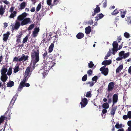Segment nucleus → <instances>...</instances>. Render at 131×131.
Returning a JSON list of instances; mask_svg holds the SVG:
<instances>
[{
  "instance_id": "f257e3e1",
  "label": "nucleus",
  "mask_w": 131,
  "mask_h": 131,
  "mask_svg": "<svg viewBox=\"0 0 131 131\" xmlns=\"http://www.w3.org/2000/svg\"><path fill=\"white\" fill-rule=\"evenodd\" d=\"M31 62L33 65L31 67V64L27 67L25 71L24 78L23 81L21 82H26L30 77L31 73L35 67L36 63L38 62L39 60V50L37 49L36 50L33 49L31 53Z\"/></svg>"
},
{
  "instance_id": "f03ea898",
  "label": "nucleus",
  "mask_w": 131,
  "mask_h": 131,
  "mask_svg": "<svg viewBox=\"0 0 131 131\" xmlns=\"http://www.w3.org/2000/svg\"><path fill=\"white\" fill-rule=\"evenodd\" d=\"M55 64V63H54V61H49L46 63L43 64L42 67L44 69H46L49 70L53 67Z\"/></svg>"
},
{
  "instance_id": "7ed1b4c3",
  "label": "nucleus",
  "mask_w": 131,
  "mask_h": 131,
  "mask_svg": "<svg viewBox=\"0 0 131 131\" xmlns=\"http://www.w3.org/2000/svg\"><path fill=\"white\" fill-rule=\"evenodd\" d=\"M25 83L20 82L18 88L17 90V93L20 92L24 87L26 86V87H28L29 86L30 84L29 83Z\"/></svg>"
},
{
  "instance_id": "20e7f679",
  "label": "nucleus",
  "mask_w": 131,
  "mask_h": 131,
  "mask_svg": "<svg viewBox=\"0 0 131 131\" xmlns=\"http://www.w3.org/2000/svg\"><path fill=\"white\" fill-rule=\"evenodd\" d=\"M130 53L129 52L125 53L124 51H122L119 52L118 54L119 56H122L123 58L125 59L129 56Z\"/></svg>"
},
{
  "instance_id": "39448f33",
  "label": "nucleus",
  "mask_w": 131,
  "mask_h": 131,
  "mask_svg": "<svg viewBox=\"0 0 131 131\" xmlns=\"http://www.w3.org/2000/svg\"><path fill=\"white\" fill-rule=\"evenodd\" d=\"M94 12L92 13V15L91 16V17H93L94 15L96 14L99 13L101 9L99 5H96V8L94 9Z\"/></svg>"
},
{
  "instance_id": "423d86ee",
  "label": "nucleus",
  "mask_w": 131,
  "mask_h": 131,
  "mask_svg": "<svg viewBox=\"0 0 131 131\" xmlns=\"http://www.w3.org/2000/svg\"><path fill=\"white\" fill-rule=\"evenodd\" d=\"M88 103V101L87 99L85 98H82L81 102L80 104L81 106V108L84 107Z\"/></svg>"
},
{
  "instance_id": "0eeeda50",
  "label": "nucleus",
  "mask_w": 131,
  "mask_h": 131,
  "mask_svg": "<svg viewBox=\"0 0 131 131\" xmlns=\"http://www.w3.org/2000/svg\"><path fill=\"white\" fill-rule=\"evenodd\" d=\"M43 10V9H42L39 13L37 14V19L38 20H40L41 18L46 14V12L44 11Z\"/></svg>"
},
{
  "instance_id": "6e6552de",
  "label": "nucleus",
  "mask_w": 131,
  "mask_h": 131,
  "mask_svg": "<svg viewBox=\"0 0 131 131\" xmlns=\"http://www.w3.org/2000/svg\"><path fill=\"white\" fill-rule=\"evenodd\" d=\"M30 20V19L29 18L24 19L21 21L20 25L22 26L26 25L29 23Z\"/></svg>"
},
{
  "instance_id": "1a4fd4ad",
  "label": "nucleus",
  "mask_w": 131,
  "mask_h": 131,
  "mask_svg": "<svg viewBox=\"0 0 131 131\" xmlns=\"http://www.w3.org/2000/svg\"><path fill=\"white\" fill-rule=\"evenodd\" d=\"M48 70H47L46 69H44L43 67L42 69H41L39 71V72L41 73L43 75V78L45 77V75H47L48 72Z\"/></svg>"
},
{
  "instance_id": "9d476101",
  "label": "nucleus",
  "mask_w": 131,
  "mask_h": 131,
  "mask_svg": "<svg viewBox=\"0 0 131 131\" xmlns=\"http://www.w3.org/2000/svg\"><path fill=\"white\" fill-rule=\"evenodd\" d=\"M115 84L114 82H110L108 85L107 91L110 92L112 91L114 88Z\"/></svg>"
},
{
  "instance_id": "9b49d317",
  "label": "nucleus",
  "mask_w": 131,
  "mask_h": 131,
  "mask_svg": "<svg viewBox=\"0 0 131 131\" xmlns=\"http://www.w3.org/2000/svg\"><path fill=\"white\" fill-rule=\"evenodd\" d=\"M39 29L38 27L35 28L32 33V37L35 38L37 36L38 32H39Z\"/></svg>"
},
{
  "instance_id": "f8f14e48",
  "label": "nucleus",
  "mask_w": 131,
  "mask_h": 131,
  "mask_svg": "<svg viewBox=\"0 0 131 131\" xmlns=\"http://www.w3.org/2000/svg\"><path fill=\"white\" fill-rule=\"evenodd\" d=\"M28 56H25L24 54H22L21 57L18 59V61L21 62L24 60V61H26L28 58Z\"/></svg>"
},
{
  "instance_id": "ddd939ff",
  "label": "nucleus",
  "mask_w": 131,
  "mask_h": 131,
  "mask_svg": "<svg viewBox=\"0 0 131 131\" xmlns=\"http://www.w3.org/2000/svg\"><path fill=\"white\" fill-rule=\"evenodd\" d=\"M10 33L9 32H7L6 34H4L3 35V40L5 42H6L8 38Z\"/></svg>"
},
{
  "instance_id": "4468645a",
  "label": "nucleus",
  "mask_w": 131,
  "mask_h": 131,
  "mask_svg": "<svg viewBox=\"0 0 131 131\" xmlns=\"http://www.w3.org/2000/svg\"><path fill=\"white\" fill-rule=\"evenodd\" d=\"M6 5H5L4 7L3 6V5L0 6V15H3L5 12Z\"/></svg>"
},
{
  "instance_id": "2eb2a0df",
  "label": "nucleus",
  "mask_w": 131,
  "mask_h": 131,
  "mask_svg": "<svg viewBox=\"0 0 131 131\" xmlns=\"http://www.w3.org/2000/svg\"><path fill=\"white\" fill-rule=\"evenodd\" d=\"M112 63V61L111 60H104L103 61L102 63V64L103 65H104V66H105L107 65H108Z\"/></svg>"
},
{
  "instance_id": "dca6fc26",
  "label": "nucleus",
  "mask_w": 131,
  "mask_h": 131,
  "mask_svg": "<svg viewBox=\"0 0 131 131\" xmlns=\"http://www.w3.org/2000/svg\"><path fill=\"white\" fill-rule=\"evenodd\" d=\"M19 34V35H17L16 36L17 38L16 42L18 43H19L21 42L20 38L23 35L21 32H20Z\"/></svg>"
},
{
  "instance_id": "f3484780",
  "label": "nucleus",
  "mask_w": 131,
  "mask_h": 131,
  "mask_svg": "<svg viewBox=\"0 0 131 131\" xmlns=\"http://www.w3.org/2000/svg\"><path fill=\"white\" fill-rule=\"evenodd\" d=\"M118 99V95L117 94H114L113 97V104L117 102Z\"/></svg>"
},
{
  "instance_id": "a211bd4d",
  "label": "nucleus",
  "mask_w": 131,
  "mask_h": 131,
  "mask_svg": "<svg viewBox=\"0 0 131 131\" xmlns=\"http://www.w3.org/2000/svg\"><path fill=\"white\" fill-rule=\"evenodd\" d=\"M7 68L6 67H3L1 70V74H7L6 73L7 71Z\"/></svg>"
},
{
  "instance_id": "6ab92c4d",
  "label": "nucleus",
  "mask_w": 131,
  "mask_h": 131,
  "mask_svg": "<svg viewBox=\"0 0 131 131\" xmlns=\"http://www.w3.org/2000/svg\"><path fill=\"white\" fill-rule=\"evenodd\" d=\"M1 80L3 82H5L7 79L8 77L7 76V74H1Z\"/></svg>"
},
{
  "instance_id": "aec40b11",
  "label": "nucleus",
  "mask_w": 131,
  "mask_h": 131,
  "mask_svg": "<svg viewBox=\"0 0 131 131\" xmlns=\"http://www.w3.org/2000/svg\"><path fill=\"white\" fill-rule=\"evenodd\" d=\"M104 16V15L102 13L97 14L95 17V20H98L102 18Z\"/></svg>"
},
{
  "instance_id": "412c9836",
  "label": "nucleus",
  "mask_w": 131,
  "mask_h": 131,
  "mask_svg": "<svg viewBox=\"0 0 131 131\" xmlns=\"http://www.w3.org/2000/svg\"><path fill=\"white\" fill-rule=\"evenodd\" d=\"M84 36L83 33L82 32H79L76 35L77 38L78 39H80L83 38Z\"/></svg>"
},
{
  "instance_id": "4be33fe9",
  "label": "nucleus",
  "mask_w": 131,
  "mask_h": 131,
  "mask_svg": "<svg viewBox=\"0 0 131 131\" xmlns=\"http://www.w3.org/2000/svg\"><path fill=\"white\" fill-rule=\"evenodd\" d=\"M15 101V100H13V98L12 100L11 101L10 104L8 108L7 109H8V110H7L6 111V112L5 113V114H6V113H7L8 112V111L9 110V108H10L11 107V106H12L14 104Z\"/></svg>"
},
{
  "instance_id": "5701e85b",
  "label": "nucleus",
  "mask_w": 131,
  "mask_h": 131,
  "mask_svg": "<svg viewBox=\"0 0 131 131\" xmlns=\"http://www.w3.org/2000/svg\"><path fill=\"white\" fill-rule=\"evenodd\" d=\"M26 6V3L25 2H23L20 4V7L19 8V10H22L24 9Z\"/></svg>"
},
{
  "instance_id": "b1692460",
  "label": "nucleus",
  "mask_w": 131,
  "mask_h": 131,
  "mask_svg": "<svg viewBox=\"0 0 131 131\" xmlns=\"http://www.w3.org/2000/svg\"><path fill=\"white\" fill-rule=\"evenodd\" d=\"M91 32V27L89 26L85 28V33L86 34H89Z\"/></svg>"
},
{
  "instance_id": "393cba45",
  "label": "nucleus",
  "mask_w": 131,
  "mask_h": 131,
  "mask_svg": "<svg viewBox=\"0 0 131 131\" xmlns=\"http://www.w3.org/2000/svg\"><path fill=\"white\" fill-rule=\"evenodd\" d=\"M117 106H115L112 107L110 112V113L112 115L114 116L115 114V111L116 109Z\"/></svg>"
},
{
  "instance_id": "a878e982",
  "label": "nucleus",
  "mask_w": 131,
  "mask_h": 131,
  "mask_svg": "<svg viewBox=\"0 0 131 131\" xmlns=\"http://www.w3.org/2000/svg\"><path fill=\"white\" fill-rule=\"evenodd\" d=\"M54 42H53L51 43L49 47L48 50L49 52L50 53L53 50Z\"/></svg>"
},
{
  "instance_id": "bb28decb",
  "label": "nucleus",
  "mask_w": 131,
  "mask_h": 131,
  "mask_svg": "<svg viewBox=\"0 0 131 131\" xmlns=\"http://www.w3.org/2000/svg\"><path fill=\"white\" fill-rule=\"evenodd\" d=\"M6 114H5V115L3 116H1L0 117V125H1L2 123L5 119V115Z\"/></svg>"
},
{
  "instance_id": "cd10ccee",
  "label": "nucleus",
  "mask_w": 131,
  "mask_h": 131,
  "mask_svg": "<svg viewBox=\"0 0 131 131\" xmlns=\"http://www.w3.org/2000/svg\"><path fill=\"white\" fill-rule=\"evenodd\" d=\"M123 68V66L122 65H121L117 68L116 70V72L117 73H118L119 71L122 70Z\"/></svg>"
},
{
  "instance_id": "c85d7f7f",
  "label": "nucleus",
  "mask_w": 131,
  "mask_h": 131,
  "mask_svg": "<svg viewBox=\"0 0 131 131\" xmlns=\"http://www.w3.org/2000/svg\"><path fill=\"white\" fill-rule=\"evenodd\" d=\"M109 106V104L107 103H104L102 105V107L104 109H107L108 108Z\"/></svg>"
},
{
  "instance_id": "c756f323",
  "label": "nucleus",
  "mask_w": 131,
  "mask_h": 131,
  "mask_svg": "<svg viewBox=\"0 0 131 131\" xmlns=\"http://www.w3.org/2000/svg\"><path fill=\"white\" fill-rule=\"evenodd\" d=\"M115 126L116 128L117 129H118L119 128H121L123 127V125L122 124H119V123L117 122Z\"/></svg>"
},
{
  "instance_id": "7c9ffc66",
  "label": "nucleus",
  "mask_w": 131,
  "mask_h": 131,
  "mask_svg": "<svg viewBox=\"0 0 131 131\" xmlns=\"http://www.w3.org/2000/svg\"><path fill=\"white\" fill-rule=\"evenodd\" d=\"M20 25V23L19 22L17 21L16 22L14 27L15 29L17 30L19 27Z\"/></svg>"
},
{
  "instance_id": "2f4dec72",
  "label": "nucleus",
  "mask_w": 131,
  "mask_h": 131,
  "mask_svg": "<svg viewBox=\"0 0 131 131\" xmlns=\"http://www.w3.org/2000/svg\"><path fill=\"white\" fill-rule=\"evenodd\" d=\"M108 72V69L107 68H106L105 69L104 71L102 72V73L104 75L106 76L107 75Z\"/></svg>"
},
{
  "instance_id": "473e14b6",
  "label": "nucleus",
  "mask_w": 131,
  "mask_h": 131,
  "mask_svg": "<svg viewBox=\"0 0 131 131\" xmlns=\"http://www.w3.org/2000/svg\"><path fill=\"white\" fill-rule=\"evenodd\" d=\"M17 12L16 11H14L13 13H12L10 15V17L11 18H13L16 16Z\"/></svg>"
},
{
  "instance_id": "72a5a7b5",
  "label": "nucleus",
  "mask_w": 131,
  "mask_h": 131,
  "mask_svg": "<svg viewBox=\"0 0 131 131\" xmlns=\"http://www.w3.org/2000/svg\"><path fill=\"white\" fill-rule=\"evenodd\" d=\"M119 10H117V9H115L114 11L111 13V14L112 15H116L119 12Z\"/></svg>"
},
{
  "instance_id": "f704fd0d",
  "label": "nucleus",
  "mask_w": 131,
  "mask_h": 131,
  "mask_svg": "<svg viewBox=\"0 0 131 131\" xmlns=\"http://www.w3.org/2000/svg\"><path fill=\"white\" fill-rule=\"evenodd\" d=\"M113 48H118V43L116 41H114L112 44Z\"/></svg>"
},
{
  "instance_id": "c9c22d12",
  "label": "nucleus",
  "mask_w": 131,
  "mask_h": 131,
  "mask_svg": "<svg viewBox=\"0 0 131 131\" xmlns=\"http://www.w3.org/2000/svg\"><path fill=\"white\" fill-rule=\"evenodd\" d=\"M118 50V48H113L112 49V53L113 55H115L116 53Z\"/></svg>"
},
{
  "instance_id": "e433bc0d",
  "label": "nucleus",
  "mask_w": 131,
  "mask_h": 131,
  "mask_svg": "<svg viewBox=\"0 0 131 131\" xmlns=\"http://www.w3.org/2000/svg\"><path fill=\"white\" fill-rule=\"evenodd\" d=\"M12 67H10L9 68L8 71H7V74L8 75H10L12 74Z\"/></svg>"
},
{
  "instance_id": "4c0bfd02",
  "label": "nucleus",
  "mask_w": 131,
  "mask_h": 131,
  "mask_svg": "<svg viewBox=\"0 0 131 131\" xmlns=\"http://www.w3.org/2000/svg\"><path fill=\"white\" fill-rule=\"evenodd\" d=\"M91 92L89 91L87 92L85 96L87 97H91Z\"/></svg>"
},
{
  "instance_id": "58836bf2",
  "label": "nucleus",
  "mask_w": 131,
  "mask_h": 131,
  "mask_svg": "<svg viewBox=\"0 0 131 131\" xmlns=\"http://www.w3.org/2000/svg\"><path fill=\"white\" fill-rule=\"evenodd\" d=\"M14 85V82H8L7 84V86L8 87H11Z\"/></svg>"
},
{
  "instance_id": "ea45409f",
  "label": "nucleus",
  "mask_w": 131,
  "mask_h": 131,
  "mask_svg": "<svg viewBox=\"0 0 131 131\" xmlns=\"http://www.w3.org/2000/svg\"><path fill=\"white\" fill-rule=\"evenodd\" d=\"M19 66H15V68L14 70V72L15 73H16L19 70Z\"/></svg>"
},
{
  "instance_id": "a19ab883",
  "label": "nucleus",
  "mask_w": 131,
  "mask_h": 131,
  "mask_svg": "<svg viewBox=\"0 0 131 131\" xmlns=\"http://www.w3.org/2000/svg\"><path fill=\"white\" fill-rule=\"evenodd\" d=\"M41 3H39L37 5L36 8V10L37 12L39 11L40 9L41 8Z\"/></svg>"
},
{
  "instance_id": "79ce46f5",
  "label": "nucleus",
  "mask_w": 131,
  "mask_h": 131,
  "mask_svg": "<svg viewBox=\"0 0 131 131\" xmlns=\"http://www.w3.org/2000/svg\"><path fill=\"white\" fill-rule=\"evenodd\" d=\"M102 2H104L103 4V7L104 8H105L107 5V0H103Z\"/></svg>"
},
{
  "instance_id": "37998d69",
  "label": "nucleus",
  "mask_w": 131,
  "mask_h": 131,
  "mask_svg": "<svg viewBox=\"0 0 131 131\" xmlns=\"http://www.w3.org/2000/svg\"><path fill=\"white\" fill-rule=\"evenodd\" d=\"M124 36L125 38H128L130 37V35L129 34L126 32H125L124 33Z\"/></svg>"
},
{
  "instance_id": "c03bdc74",
  "label": "nucleus",
  "mask_w": 131,
  "mask_h": 131,
  "mask_svg": "<svg viewBox=\"0 0 131 131\" xmlns=\"http://www.w3.org/2000/svg\"><path fill=\"white\" fill-rule=\"evenodd\" d=\"M94 64L92 61H90V63H88V67L90 68H92L94 66Z\"/></svg>"
},
{
  "instance_id": "a18cd8bd",
  "label": "nucleus",
  "mask_w": 131,
  "mask_h": 131,
  "mask_svg": "<svg viewBox=\"0 0 131 131\" xmlns=\"http://www.w3.org/2000/svg\"><path fill=\"white\" fill-rule=\"evenodd\" d=\"M28 37L27 36H26L24 39L23 41V42L24 43L27 42L28 39Z\"/></svg>"
},
{
  "instance_id": "49530a36",
  "label": "nucleus",
  "mask_w": 131,
  "mask_h": 131,
  "mask_svg": "<svg viewBox=\"0 0 131 131\" xmlns=\"http://www.w3.org/2000/svg\"><path fill=\"white\" fill-rule=\"evenodd\" d=\"M127 23L128 24L131 25V17H128L127 18Z\"/></svg>"
},
{
  "instance_id": "de8ad7c7",
  "label": "nucleus",
  "mask_w": 131,
  "mask_h": 131,
  "mask_svg": "<svg viewBox=\"0 0 131 131\" xmlns=\"http://www.w3.org/2000/svg\"><path fill=\"white\" fill-rule=\"evenodd\" d=\"M98 79V78L97 76H95L92 78V80L93 81L96 82Z\"/></svg>"
},
{
  "instance_id": "09e8293b",
  "label": "nucleus",
  "mask_w": 131,
  "mask_h": 131,
  "mask_svg": "<svg viewBox=\"0 0 131 131\" xmlns=\"http://www.w3.org/2000/svg\"><path fill=\"white\" fill-rule=\"evenodd\" d=\"M34 27V25L32 24L30 25L28 28V30H29L32 29Z\"/></svg>"
},
{
  "instance_id": "8fccbe9b",
  "label": "nucleus",
  "mask_w": 131,
  "mask_h": 131,
  "mask_svg": "<svg viewBox=\"0 0 131 131\" xmlns=\"http://www.w3.org/2000/svg\"><path fill=\"white\" fill-rule=\"evenodd\" d=\"M87 74H85L82 77V80L83 81H85L87 79Z\"/></svg>"
},
{
  "instance_id": "3c124183",
  "label": "nucleus",
  "mask_w": 131,
  "mask_h": 131,
  "mask_svg": "<svg viewBox=\"0 0 131 131\" xmlns=\"http://www.w3.org/2000/svg\"><path fill=\"white\" fill-rule=\"evenodd\" d=\"M24 19L21 15L18 16L17 17V19L19 20H23Z\"/></svg>"
},
{
  "instance_id": "603ef678",
  "label": "nucleus",
  "mask_w": 131,
  "mask_h": 131,
  "mask_svg": "<svg viewBox=\"0 0 131 131\" xmlns=\"http://www.w3.org/2000/svg\"><path fill=\"white\" fill-rule=\"evenodd\" d=\"M92 70L90 69L88 71L87 73L89 75H92Z\"/></svg>"
},
{
  "instance_id": "864d4df0",
  "label": "nucleus",
  "mask_w": 131,
  "mask_h": 131,
  "mask_svg": "<svg viewBox=\"0 0 131 131\" xmlns=\"http://www.w3.org/2000/svg\"><path fill=\"white\" fill-rule=\"evenodd\" d=\"M127 114L128 117V118L131 119V111H128L127 112Z\"/></svg>"
},
{
  "instance_id": "5fc2aeb1",
  "label": "nucleus",
  "mask_w": 131,
  "mask_h": 131,
  "mask_svg": "<svg viewBox=\"0 0 131 131\" xmlns=\"http://www.w3.org/2000/svg\"><path fill=\"white\" fill-rule=\"evenodd\" d=\"M105 66H103L100 69V70L101 71V72H102L105 69Z\"/></svg>"
},
{
  "instance_id": "6e6d98bb",
  "label": "nucleus",
  "mask_w": 131,
  "mask_h": 131,
  "mask_svg": "<svg viewBox=\"0 0 131 131\" xmlns=\"http://www.w3.org/2000/svg\"><path fill=\"white\" fill-rule=\"evenodd\" d=\"M52 0H47V4L49 6H50L51 5Z\"/></svg>"
},
{
  "instance_id": "4d7b16f0",
  "label": "nucleus",
  "mask_w": 131,
  "mask_h": 131,
  "mask_svg": "<svg viewBox=\"0 0 131 131\" xmlns=\"http://www.w3.org/2000/svg\"><path fill=\"white\" fill-rule=\"evenodd\" d=\"M123 118L124 119L126 120L128 118V117L127 115H124L123 116Z\"/></svg>"
},
{
  "instance_id": "13d9d810",
  "label": "nucleus",
  "mask_w": 131,
  "mask_h": 131,
  "mask_svg": "<svg viewBox=\"0 0 131 131\" xmlns=\"http://www.w3.org/2000/svg\"><path fill=\"white\" fill-rule=\"evenodd\" d=\"M116 59V60L117 61H120L123 59L122 56H119Z\"/></svg>"
},
{
  "instance_id": "bf43d9fd",
  "label": "nucleus",
  "mask_w": 131,
  "mask_h": 131,
  "mask_svg": "<svg viewBox=\"0 0 131 131\" xmlns=\"http://www.w3.org/2000/svg\"><path fill=\"white\" fill-rule=\"evenodd\" d=\"M6 119H7L8 120H9L10 119V114L9 113L7 116L5 117Z\"/></svg>"
},
{
  "instance_id": "052dcab7",
  "label": "nucleus",
  "mask_w": 131,
  "mask_h": 131,
  "mask_svg": "<svg viewBox=\"0 0 131 131\" xmlns=\"http://www.w3.org/2000/svg\"><path fill=\"white\" fill-rule=\"evenodd\" d=\"M14 7H12L11 8H10L9 9V12L11 13H12L14 11L13 10L14 9Z\"/></svg>"
},
{
  "instance_id": "680f3d73",
  "label": "nucleus",
  "mask_w": 131,
  "mask_h": 131,
  "mask_svg": "<svg viewBox=\"0 0 131 131\" xmlns=\"http://www.w3.org/2000/svg\"><path fill=\"white\" fill-rule=\"evenodd\" d=\"M21 15L24 18L27 16V14L26 13L24 12L22 13L21 14Z\"/></svg>"
},
{
  "instance_id": "e2e57ef3",
  "label": "nucleus",
  "mask_w": 131,
  "mask_h": 131,
  "mask_svg": "<svg viewBox=\"0 0 131 131\" xmlns=\"http://www.w3.org/2000/svg\"><path fill=\"white\" fill-rule=\"evenodd\" d=\"M122 38L121 36H119L117 38V40L118 41V43L120 42L122 40Z\"/></svg>"
},
{
  "instance_id": "0e129e2a",
  "label": "nucleus",
  "mask_w": 131,
  "mask_h": 131,
  "mask_svg": "<svg viewBox=\"0 0 131 131\" xmlns=\"http://www.w3.org/2000/svg\"><path fill=\"white\" fill-rule=\"evenodd\" d=\"M18 57H14L13 59V61H15L16 62H18Z\"/></svg>"
},
{
  "instance_id": "69168bd1",
  "label": "nucleus",
  "mask_w": 131,
  "mask_h": 131,
  "mask_svg": "<svg viewBox=\"0 0 131 131\" xmlns=\"http://www.w3.org/2000/svg\"><path fill=\"white\" fill-rule=\"evenodd\" d=\"M111 50L110 49H109L107 53V54L106 55V56L107 57H109L111 55Z\"/></svg>"
},
{
  "instance_id": "338daca9",
  "label": "nucleus",
  "mask_w": 131,
  "mask_h": 131,
  "mask_svg": "<svg viewBox=\"0 0 131 131\" xmlns=\"http://www.w3.org/2000/svg\"><path fill=\"white\" fill-rule=\"evenodd\" d=\"M3 2L5 4L7 5L9 4V2L6 0H5L3 1Z\"/></svg>"
},
{
  "instance_id": "774afa93",
  "label": "nucleus",
  "mask_w": 131,
  "mask_h": 131,
  "mask_svg": "<svg viewBox=\"0 0 131 131\" xmlns=\"http://www.w3.org/2000/svg\"><path fill=\"white\" fill-rule=\"evenodd\" d=\"M128 72L131 75V66H130L128 68Z\"/></svg>"
}]
</instances>
